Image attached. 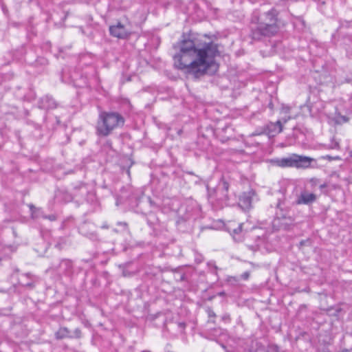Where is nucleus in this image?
<instances>
[{
    "mask_svg": "<svg viewBox=\"0 0 352 352\" xmlns=\"http://www.w3.org/2000/svg\"><path fill=\"white\" fill-rule=\"evenodd\" d=\"M338 147V143L333 140H331V149L336 148Z\"/></svg>",
    "mask_w": 352,
    "mask_h": 352,
    "instance_id": "28",
    "label": "nucleus"
},
{
    "mask_svg": "<svg viewBox=\"0 0 352 352\" xmlns=\"http://www.w3.org/2000/svg\"><path fill=\"white\" fill-rule=\"evenodd\" d=\"M219 294V296H223L225 294V293L223 292H220Z\"/></svg>",
    "mask_w": 352,
    "mask_h": 352,
    "instance_id": "47",
    "label": "nucleus"
},
{
    "mask_svg": "<svg viewBox=\"0 0 352 352\" xmlns=\"http://www.w3.org/2000/svg\"><path fill=\"white\" fill-rule=\"evenodd\" d=\"M47 219H50V221H55L56 220V216L54 214H51L47 217H46Z\"/></svg>",
    "mask_w": 352,
    "mask_h": 352,
    "instance_id": "31",
    "label": "nucleus"
},
{
    "mask_svg": "<svg viewBox=\"0 0 352 352\" xmlns=\"http://www.w3.org/2000/svg\"><path fill=\"white\" fill-rule=\"evenodd\" d=\"M350 155H351V157H352V151H351Z\"/></svg>",
    "mask_w": 352,
    "mask_h": 352,
    "instance_id": "57",
    "label": "nucleus"
},
{
    "mask_svg": "<svg viewBox=\"0 0 352 352\" xmlns=\"http://www.w3.org/2000/svg\"><path fill=\"white\" fill-rule=\"evenodd\" d=\"M277 211L276 212V217L278 220L283 219L286 220L287 222L285 223L284 229H287L289 225L294 223L295 221L294 214L291 210L289 206H287L284 201L278 200L276 204Z\"/></svg>",
    "mask_w": 352,
    "mask_h": 352,
    "instance_id": "4",
    "label": "nucleus"
},
{
    "mask_svg": "<svg viewBox=\"0 0 352 352\" xmlns=\"http://www.w3.org/2000/svg\"><path fill=\"white\" fill-rule=\"evenodd\" d=\"M268 129L270 133H277V127H270V124L268 125Z\"/></svg>",
    "mask_w": 352,
    "mask_h": 352,
    "instance_id": "27",
    "label": "nucleus"
},
{
    "mask_svg": "<svg viewBox=\"0 0 352 352\" xmlns=\"http://www.w3.org/2000/svg\"><path fill=\"white\" fill-rule=\"evenodd\" d=\"M250 237L254 239L255 241L254 244H248V248L254 252L258 250L261 245L265 243L267 240L265 232L260 228L252 230Z\"/></svg>",
    "mask_w": 352,
    "mask_h": 352,
    "instance_id": "6",
    "label": "nucleus"
},
{
    "mask_svg": "<svg viewBox=\"0 0 352 352\" xmlns=\"http://www.w3.org/2000/svg\"><path fill=\"white\" fill-rule=\"evenodd\" d=\"M148 201L151 204V205H152L153 204V201H152L150 197H148Z\"/></svg>",
    "mask_w": 352,
    "mask_h": 352,
    "instance_id": "43",
    "label": "nucleus"
},
{
    "mask_svg": "<svg viewBox=\"0 0 352 352\" xmlns=\"http://www.w3.org/2000/svg\"><path fill=\"white\" fill-rule=\"evenodd\" d=\"M326 158L328 159V160H330V155H327Z\"/></svg>",
    "mask_w": 352,
    "mask_h": 352,
    "instance_id": "50",
    "label": "nucleus"
},
{
    "mask_svg": "<svg viewBox=\"0 0 352 352\" xmlns=\"http://www.w3.org/2000/svg\"><path fill=\"white\" fill-rule=\"evenodd\" d=\"M124 118L116 111H101L96 126V133L99 136L107 137L113 130L122 127Z\"/></svg>",
    "mask_w": 352,
    "mask_h": 352,
    "instance_id": "3",
    "label": "nucleus"
},
{
    "mask_svg": "<svg viewBox=\"0 0 352 352\" xmlns=\"http://www.w3.org/2000/svg\"><path fill=\"white\" fill-rule=\"evenodd\" d=\"M24 276H25L28 278L32 277V275L30 273H27V274H24Z\"/></svg>",
    "mask_w": 352,
    "mask_h": 352,
    "instance_id": "40",
    "label": "nucleus"
},
{
    "mask_svg": "<svg viewBox=\"0 0 352 352\" xmlns=\"http://www.w3.org/2000/svg\"><path fill=\"white\" fill-rule=\"evenodd\" d=\"M268 106H269V107H270L271 109H273V108H274V105H273V104H272V102H270L269 103Z\"/></svg>",
    "mask_w": 352,
    "mask_h": 352,
    "instance_id": "39",
    "label": "nucleus"
},
{
    "mask_svg": "<svg viewBox=\"0 0 352 352\" xmlns=\"http://www.w3.org/2000/svg\"><path fill=\"white\" fill-rule=\"evenodd\" d=\"M178 327L181 330H184L186 327V323L185 322H179Z\"/></svg>",
    "mask_w": 352,
    "mask_h": 352,
    "instance_id": "29",
    "label": "nucleus"
},
{
    "mask_svg": "<svg viewBox=\"0 0 352 352\" xmlns=\"http://www.w3.org/2000/svg\"><path fill=\"white\" fill-rule=\"evenodd\" d=\"M102 228H108L109 227H108V226H107V225H103V226H102Z\"/></svg>",
    "mask_w": 352,
    "mask_h": 352,
    "instance_id": "46",
    "label": "nucleus"
},
{
    "mask_svg": "<svg viewBox=\"0 0 352 352\" xmlns=\"http://www.w3.org/2000/svg\"><path fill=\"white\" fill-rule=\"evenodd\" d=\"M47 63H48L47 60L44 57H38L35 62V64L36 65H47Z\"/></svg>",
    "mask_w": 352,
    "mask_h": 352,
    "instance_id": "22",
    "label": "nucleus"
},
{
    "mask_svg": "<svg viewBox=\"0 0 352 352\" xmlns=\"http://www.w3.org/2000/svg\"><path fill=\"white\" fill-rule=\"evenodd\" d=\"M345 311L341 305H338L335 307H331V316H333L338 320L342 318Z\"/></svg>",
    "mask_w": 352,
    "mask_h": 352,
    "instance_id": "20",
    "label": "nucleus"
},
{
    "mask_svg": "<svg viewBox=\"0 0 352 352\" xmlns=\"http://www.w3.org/2000/svg\"><path fill=\"white\" fill-rule=\"evenodd\" d=\"M55 199L58 202H69L73 199L72 195L62 190H57L54 195Z\"/></svg>",
    "mask_w": 352,
    "mask_h": 352,
    "instance_id": "15",
    "label": "nucleus"
},
{
    "mask_svg": "<svg viewBox=\"0 0 352 352\" xmlns=\"http://www.w3.org/2000/svg\"><path fill=\"white\" fill-rule=\"evenodd\" d=\"M0 3H1V8L2 11L3 12V13L6 15H7L8 14V10L7 7L2 2H0Z\"/></svg>",
    "mask_w": 352,
    "mask_h": 352,
    "instance_id": "25",
    "label": "nucleus"
},
{
    "mask_svg": "<svg viewBox=\"0 0 352 352\" xmlns=\"http://www.w3.org/2000/svg\"><path fill=\"white\" fill-rule=\"evenodd\" d=\"M327 188V184H323L320 185V188L321 189L322 191H323L324 189H325Z\"/></svg>",
    "mask_w": 352,
    "mask_h": 352,
    "instance_id": "33",
    "label": "nucleus"
},
{
    "mask_svg": "<svg viewBox=\"0 0 352 352\" xmlns=\"http://www.w3.org/2000/svg\"><path fill=\"white\" fill-rule=\"evenodd\" d=\"M30 1H32L33 0H29Z\"/></svg>",
    "mask_w": 352,
    "mask_h": 352,
    "instance_id": "58",
    "label": "nucleus"
},
{
    "mask_svg": "<svg viewBox=\"0 0 352 352\" xmlns=\"http://www.w3.org/2000/svg\"><path fill=\"white\" fill-rule=\"evenodd\" d=\"M333 120L336 124H342L349 120V118L346 116V111L343 105L335 107V113Z\"/></svg>",
    "mask_w": 352,
    "mask_h": 352,
    "instance_id": "10",
    "label": "nucleus"
},
{
    "mask_svg": "<svg viewBox=\"0 0 352 352\" xmlns=\"http://www.w3.org/2000/svg\"><path fill=\"white\" fill-rule=\"evenodd\" d=\"M278 12L272 8L252 19L250 37L256 41H263L276 35L279 31Z\"/></svg>",
    "mask_w": 352,
    "mask_h": 352,
    "instance_id": "2",
    "label": "nucleus"
},
{
    "mask_svg": "<svg viewBox=\"0 0 352 352\" xmlns=\"http://www.w3.org/2000/svg\"><path fill=\"white\" fill-rule=\"evenodd\" d=\"M142 352H151V351H143Z\"/></svg>",
    "mask_w": 352,
    "mask_h": 352,
    "instance_id": "56",
    "label": "nucleus"
},
{
    "mask_svg": "<svg viewBox=\"0 0 352 352\" xmlns=\"http://www.w3.org/2000/svg\"><path fill=\"white\" fill-rule=\"evenodd\" d=\"M71 79L74 86L78 87H84L88 85V80L86 76H84L78 71H75L71 76Z\"/></svg>",
    "mask_w": 352,
    "mask_h": 352,
    "instance_id": "12",
    "label": "nucleus"
},
{
    "mask_svg": "<svg viewBox=\"0 0 352 352\" xmlns=\"http://www.w3.org/2000/svg\"><path fill=\"white\" fill-rule=\"evenodd\" d=\"M83 187H85V186L83 184H80V185H79L78 186H75L74 189H80V188H82Z\"/></svg>",
    "mask_w": 352,
    "mask_h": 352,
    "instance_id": "37",
    "label": "nucleus"
},
{
    "mask_svg": "<svg viewBox=\"0 0 352 352\" xmlns=\"http://www.w3.org/2000/svg\"><path fill=\"white\" fill-rule=\"evenodd\" d=\"M212 331L217 332V331H221V329H214Z\"/></svg>",
    "mask_w": 352,
    "mask_h": 352,
    "instance_id": "42",
    "label": "nucleus"
},
{
    "mask_svg": "<svg viewBox=\"0 0 352 352\" xmlns=\"http://www.w3.org/2000/svg\"><path fill=\"white\" fill-rule=\"evenodd\" d=\"M295 155L292 157L283 158L278 161V165L282 167H295Z\"/></svg>",
    "mask_w": 352,
    "mask_h": 352,
    "instance_id": "18",
    "label": "nucleus"
},
{
    "mask_svg": "<svg viewBox=\"0 0 352 352\" xmlns=\"http://www.w3.org/2000/svg\"><path fill=\"white\" fill-rule=\"evenodd\" d=\"M270 127H277V133H280L283 131V124L280 120H278L275 123H270Z\"/></svg>",
    "mask_w": 352,
    "mask_h": 352,
    "instance_id": "21",
    "label": "nucleus"
},
{
    "mask_svg": "<svg viewBox=\"0 0 352 352\" xmlns=\"http://www.w3.org/2000/svg\"><path fill=\"white\" fill-rule=\"evenodd\" d=\"M132 165H133V163H131L129 168H130V167H131Z\"/></svg>",
    "mask_w": 352,
    "mask_h": 352,
    "instance_id": "55",
    "label": "nucleus"
},
{
    "mask_svg": "<svg viewBox=\"0 0 352 352\" xmlns=\"http://www.w3.org/2000/svg\"><path fill=\"white\" fill-rule=\"evenodd\" d=\"M230 188V183L228 179L224 177H222L219 180L217 186L213 189L215 192L217 199L221 201V204L223 206L227 205V202L229 200L228 190Z\"/></svg>",
    "mask_w": 352,
    "mask_h": 352,
    "instance_id": "5",
    "label": "nucleus"
},
{
    "mask_svg": "<svg viewBox=\"0 0 352 352\" xmlns=\"http://www.w3.org/2000/svg\"><path fill=\"white\" fill-rule=\"evenodd\" d=\"M29 207L32 213L34 214L35 212L36 208L33 204H30Z\"/></svg>",
    "mask_w": 352,
    "mask_h": 352,
    "instance_id": "30",
    "label": "nucleus"
},
{
    "mask_svg": "<svg viewBox=\"0 0 352 352\" xmlns=\"http://www.w3.org/2000/svg\"><path fill=\"white\" fill-rule=\"evenodd\" d=\"M58 268L60 271L66 275H70L73 273V263L71 260L67 258L62 259Z\"/></svg>",
    "mask_w": 352,
    "mask_h": 352,
    "instance_id": "14",
    "label": "nucleus"
},
{
    "mask_svg": "<svg viewBox=\"0 0 352 352\" xmlns=\"http://www.w3.org/2000/svg\"><path fill=\"white\" fill-rule=\"evenodd\" d=\"M331 160H337L338 159V157H331Z\"/></svg>",
    "mask_w": 352,
    "mask_h": 352,
    "instance_id": "45",
    "label": "nucleus"
},
{
    "mask_svg": "<svg viewBox=\"0 0 352 352\" xmlns=\"http://www.w3.org/2000/svg\"><path fill=\"white\" fill-rule=\"evenodd\" d=\"M12 233L14 234V236H16V232L14 230H12Z\"/></svg>",
    "mask_w": 352,
    "mask_h": 352,
    "instance_id": "44",
    "label": "nucleus"
},
{
    "mask_svg": "<svg viewBox=\"0 0 352 352\" xmlns=\"http://www.w3.org/2000/svg\"><path fill=\"white\" fill-rule=\"evenodd\" d=\"M185 280V275L183 274L181 276L180 280Z\"/></svg>",
    "mask_w": 352,
    "mask_h": 352,
    "instance_id": "41",
    "label": "nucleus"
},
{
    "mask_svg": "<svg viewBox=\"0 0 352 352\" xmlns=\"http://www.w3.org/2000/svg\"><path fill=\"white\" fill-rule=\"evenodd\" d=\"M208 322H212V323H215V320H208Z\"/></svg>",
    "mask_w": 352,
    "mask_h": 352,
    "instance_id": "48",
    "label": "nucleus"
},
{
    "mask_svg": "<svg viewBox=\"0 0 352 352\" xmlns=\"http://www.w3.org/2000/svg\"><path fill=\"white\" fill-rule=\"evenodd\" d=\"M132 165H133V163H131L129 168H130V167H131Z\"/></svg>",
    "mask_w": 352,
    "mask_h": 352,
    "instance_id": "54",
    "label": "nucleus"
},
{
    "mask_svg": "<svg viewBox=\"0 0 352 352\" xmlns=\"http://www.w3.org/2000/svg\"><path fill=\"white\" fill-rule=\"evenodd\" d=\"M146 220L147 224L151 228H154V226L155 225H157L159 221L157 215L155 214V213H154L153 212H150L146 214Z\"/></svg>",
    "mask_w": 352,
    "mask_h": 352,
    "instance_id": "19",
    "label": "nucleus"
},
{
    "mask_svg": "<svg viewBox=\"0 0 352 352\" xmlns=\"http://www.w3.org/2000/svg\"><path fill=\"white\" fill-rule=\"evenodd\" d=\"M122 274L124 276H131V273L125 270L123 271Z\"/></svg>",
    "mask_w": 352,
    "mask_h": 352,
    "instance_id": "35",
    "label": "nucleus"
},
{
    "mask_svg": "<svg viewBox=\"0 0 352 352\" xmlns=\"http://www.w3.org/2000/svg\"><path fill=\"white\" fill-rule=\"evenodd\" d=\"M254 190H250L248 192H243L239 197V206L243 210H249L252 208V203L253 197L255 195Z\"/></svg>",
    "mask_w": 352,
    "mask_h": 352,
    "instance_id": "9",
    "label": "nucleus"
},
{
    "mask_svg": "<svg viewBox=\"0 0 352 352\" xmlns=\"http://www.w3.org/2000/svg\"><path fill=\"white\" fill-rule=\"evenodd\" d=\"M132 165H133V163H131L129 168H130V167H131Z\"/></svg>",
    "mask_w": 352,
    "mask_h": 352,
    "instance_id": "53",
    "label": "nucleus"
},
{
    "mask_svg": "<svg viewBox=\"0 0 352 352\" xmlns=\"http://www.w3.org/2000/svg\"><path fill=\"white\" fill-rule=\"evenodd\" d=\"M126 173H127V174H128L129 175H130L129 168L127 169Z\"/></svg>",
    "mask_w": 352,
    "mask_h": 352,
    "instance_id": "49",
    "label": "nucleus"
},
{
    "mask_svg": "<svg viewBox=\"0 0 352 352\" xmlns=\"http://www.w3.org/2000/svg\"><path fill=\"white\" fill-rule=\"evenodd\" d=\"M206 311L209 318H216L217 315L214 312L213 309L211 307H208L206 309Z\"/></svg>",
    "mask_w": 352,
    "mask_h": 352,
    "instance_id": "23",
    "label": "nucleus"
},
{
    "mask_svg": "<svg viewBox=\"0 0 352 352\" xmlns=\"http://www.w3.org/2000/svg\"><path fill=\"white\" fill-rule=\"evenodd\" d=\"M295 167L297 168H307L310 166L312 159L309 157L299 156L295 155Z\"/></svg>",
    "mask_w": 352,
    "mask_h": 352,
    "instance_id": "16",
    "label": "nucleus"
},
{
    "mask_svg": "<svg viewBox=\"0 0 352 352\" xmlns=\"http://www.w3.org/2000/svg\"><path fill=\"white\" fill-rule=\"evenodd\" d=\"M2 0H0V2H1Z\"/></svg>",
    "mask_w": 352,
    "mask_h": 352,
    "instance_id": "59",
    "label": "nucleus"
},
{
    "mask_svg": "<svg viewBox=\"0 0 352 352\" xmlns=\"http://www.w3.org/2000/svg\"><path fill=\"white\" fill-rule=\"evenodd\" d=\"M109 33L112 36L120 39H126L130 36V33L120 22L109 26Z\"/></svg>",
    "mask_w": 352,
    "mask_h": 352,
    "instance_id": "8",
    "label": "nucleus"
},
{
    "mask_svg": "<svg viewBox=\"0 0 352 352\" xmlns=\"http://www.w3.org/2000/svg\"><path fill=\"white\" fill-rule=\"evenodd\" d=\"M178 43L179 52L173 56L174 66L198 78L205 74L213 75L218 69L215 57L219 55L218 45L199 42L194 33L183 34Z\"/></svg>",
    "mask_w": 352,
    "mask_h": 352,
    "instance_id": "1",
    "label": "nucleus"
},
{
    "mask_svg": "<svg viewBox=\"0 0 352 352\" xmlns=\"http://www.w3.org/2000/svg\"><path fill=\"white\" fill-rule=\"evenodd\" d=\"M122 225H124V226H127L126 223H122Z\"/></svg>",
    "mask_w": 352,
    "mask_h": 352,
    "instance_id": "52",
    "label": "nucleus"
},
{
    "mask_svg": "<svg viewBox=\"0 0 352 352\" xmlns=\"http://www.w3.org/2000/svg\"><path fill=\"white\" fill-rule=\"evenodd\" d=\"M250 272H245L243 273L241 276V278L243 280H248L250 277Z\"/></svg>",
    "mask_w": 352,
    "mask_h": 352,
    "instance_id": "26",
    "label": "nucleus"
},
{
    "mask_svg": "<svg viewBox=\"0 0 352 352\" xmlns=\"http://www.w3.org/2000/svg\"><path fill=\"white\" fill-rule=\"evenodd\" d=\"M19 283L23 287H25L26 288L33 289L34 287V283L33 281H29V282H27V283L20 282Z\"/></svg>",
    "mask_w": 352,
    "mask_h": 352,
    "instance_id": "24",
    "label": "nucleus"
},
{
    "mask_svg": "<svg viewBox=\"0 0 352 352\" xmlns=\"http://www.w3.org/2000/svg\"><path fill=\"white\" fill-rule=\"evenodd\" d=\"M300 245H302L304 244V241H301V242L300 243Z\"/></svg>",
    "mask_w": 352,
    "mask_h": 352,
    "instance_id": "51",
    "label": "nucleus"
},
{
    "mask_svg": "<svg viewBox=\"0 0 352 352\" xmlns=\"http://www.w3.org/2000/svg\"><path fill=\"white\" fill-rule=\"evenodd\" d=\"M222 320H226L227 319H230V316L228 314H225L222 316Z\"/></svg>",
    "mask_w": 352,
    "mask_h": 352,
    "instance_id": "36",
    "label": "nucleus"
},
{
    "mask_svg": "<svg viewBox=\"0 0 352 352\" xmlns=\"http://www.w3.org/2000/svg\"><path fill=\"white\" fill-rule=\"evenodd\" d=\"M221 346H222L223 349L226 350V352H229V351L227 349L226 346L223 344H221Z\"/></svg>",
    "mask_w": 352,
    "mask_h": 352,
    "instance_id": "38",
    "label": "nucleus"
},
{
    "mask_svg": "<svg viewBox=\"0 0 352 352\" xmlns=\"http://www.w3.org/2000/svg\"><path fill=\"white\" fill-rule=\"evenodd\" d=\"M242 227H243V223H239V224H238L236 228H231L230 227L228 228L229 232L232 235L234 239L236 241H241L243 239V236L241 235Z\"/></svg>",
    "mask_w": 352,
    "mask_h": 352,
    "instance_id": "17",
    "label": "nucleus"
},
{
    "mask_svg": "<svg viewBox=\"0 0 352 352\" xmlns=\"http://www.w3.org/2000/svg\"><path fill=\"white\" fill-rule=\"evenodd\" d=\"M316 200V196L314 193H310L307 190L302 191L296 200V204L309 205Z\"/></svg>",
    "mask_w": 352,
    "mask_h": 352,
    "instance_id": "11",
    "label": "nucleus"
},
{
    "mask_svg": "<svg viewBox=\"0 0 352 352\" xmlns=\"http://www.w3.org/2000/svg\"><path fill=\"white\" fill-rule=\"evenodd\" d=\"M208 265H211V266L213 267V269H214V271H215V274H217V269H218L217 266L214 263H208Z\"/></svg>",
    "mask_w": 352,
    "mask_h": 352,
    "instance_id": "32",
    "label": "nucleus"
},
{
    "mask_svg": "<svg viewBox=\"0 0 352 352\" xmlns=\"http://www.w3.org/2000/svg\"><path fill=\"white\" fill-rule=\"evenodd\" d=\"M228 281H229V282H231V281H234V282H236V281H237V279H236V277H229V278H228Z\"/></svg>",
    "mask_w": 352,
    "mask_h": 352,
    "instance_id": "34",
    "label": "nucleus"
},
{
    "mask_svg": "<svg viewBox=\"0 0 352 352\" xmlns=\"http://www.w3.org/2000/svg\"><path fill=\"white\" fill-rule=\"evenodd\" d=\"M38 106L41 109H50L56 108L57 104L52 96L47 95L40 99Z\"/></svg>",
    "mask_w": 352,
    "mask_h": 352,
    "instance_id": "13",
    "label": "nucleus"
},
{
    "mask_svg": "<svg viewBox=\"0 0 352 352\" xmlns=\"http://www.w3.org/2000/svg\"><path fill=\"white\" fill-rule=\"evenodd\" d=\"M55 338L58 340L65 338H76L80 339L82 337V331L80 329L76 328L73 335L71 334L69 329L65 327H61L54 334Z\"/></svg>",
    "mask_w": 352,
    "mask_h": 352,
    "instance_id": "7",
    "label": "nucleus"
}]
</instances>
